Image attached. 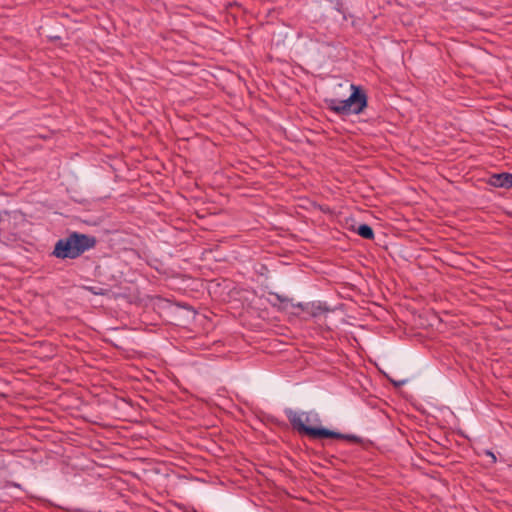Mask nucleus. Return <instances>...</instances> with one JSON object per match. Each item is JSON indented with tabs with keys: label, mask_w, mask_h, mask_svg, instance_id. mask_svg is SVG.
<instances>
[{
	"label": "nucleus",
	"mask_w": 512,
	"mask_h": 512,
	"mask_svg": "<svg viewBox=\"0 0 512 512\" xmlns=\"http://www.w3.org/2000/svg\"><path fill=\"white\" fill-rule=\"evenodd\" d=\"M485 453H486L487 456L491 457L492 462L496 461V457H495V455L491 451H486Z\"/></svg>",
	"instance_id": "obj_8"
},
{
	"label": "nucleus",
	"mask_w": 512,
	"mask_h": 512,
	"mask_svg": "<svg viewBox=\"0 0 512 512\" xmlns=\"http://www.w3.org/2000/svg\"><path fill=\"white\" fill-rule=\"evenodd\" d=\"M295 306L301 308L312 317H319L329 311V309L321 302H311L305 304L298 303Z\"/></svg>",
	"instance_id": "obj_4"
},
{
	"label": "nucleus",
	"mask_w": 512,
	"mask_h": 512,
	"mask_svg": "<svg viewBox=\"0 0 512 512\" xmlns=\"http://www.w3.org/2000/svg\"><path fill=\"white\" fill-rule=\"evenodd\" d=\"M352 93L345 100L329 99L327 105L330 110L339 115L360 114L367 106V97L359 87L350 86Z\"/></svg>",
	"instance_id": "obj_3"
},
{
	"label": "nucleus",
	"mask_w": 512,
	"mask_h": 512,
	"mask_svg": "<svg viewBox=\"0 0 512 512\" xmlns=\"http://www.w3.org/2000/svg\"><path fill=\"white\" fill-rule=\"evenodd\" d=\"M485 453H486L487 456L491 457L492 462L496 461V457H495V455L491 451H486Z\"/></svg>",
	"instance_id": "obj_7"
},
{
	"label": "nucleus",
	"mask_w": 512,
	"mask_h": 512,
	"mask_svg": "<svg viewBox=\"0 0 512 512\" xmlns=\"http://www.w3.org/2000/svg\"><path fill=\"white\" fill-rule=\"evenodd\" d=\"M488 183L494 187L512 188V174H493L490 176Z\"/></svg>",
	"instance_id": "obj_5"
},
{
	"label": "nucleus",
	"mask_w": 512,
	"mask_h": 512,
	"mask_svg": "<svg viewBox=\"0 0 512 512\" xmlns=\"http://www.w3.org/2000/svg\"><path fill=\"white\" fill-rule=\"evenodd\" d=\"M405 383H406V381H405V380H403V381H399L398 383H396V385H403V384H405Z\"/></svg>",
	"instance_id": "obj_9"
},
{
	"label": "nucleus",
	"mask_w": 512,
	"mask_h": 512,
	"mask_svg": "<svg viewBox=\"0 0 512 512\" xmlns=\"http://www.w3.org/2000/svg\"><path fill=\"white\" fill-rule=\"evenodd\" d=\"M287 417L292 426L301 433L312 438H345L344 435L321 428L318 413L314 411H287Z\"/></svg>",
	"instance_id": "obj_1"
},
{
	"label": "nucleus",
	"mask_w": 512,
	"mask_h": 512,
	"mask_svg": "<svg viewBox=\"0 0 512 512\" xmlns=\"http://www.w3.org/2000/svg\"><path fill=\"white\" fill-rule=\"evenodd\" d=\"M95 239L84 234L73 233L56 242L53 255L57 258L74 259L94 247Z\"/></svg>",
	"instance_id": "obj_2"
},
{
	"label": "nucleus",
	"mask_w": 512,
	"mask_h": 512,
	"mask_svg": "<svg viewBox=\"0 0 512 512\" xmlns=\"http://www.w3.org/2000/svg\"><path fill=\"white\" fill-rule=\"evenodd\" d=\"M356 232L358 235L365 239H372L374 237L373 229L367 225V224H361L357 229Z\"/></svg>",
	"instance_id": "obj_6"
}]
</instances>
